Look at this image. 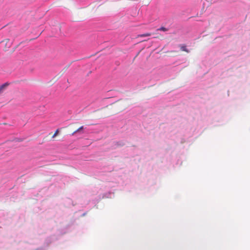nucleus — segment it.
Listing matches in <instances>:
<instances>
[{
    "instance_id": "obj_1",
    "label": "nucleus",
    "mask_w": 250,
    "mask_h": 250,
    "mask_svg": "<svg viewBox=\"0 0 250 250\" xmlns=\"http://www.w3.org/2000/svg\"><path fill=\"white\" fill-rule=\"evenodd\" d=\"M9 85L8 83H5L0 86V94L2 93L3 91L5 90V89L7 87V86Z\"/></svg>"
},
{
    "instance_id": "obj_3",
    "label": "nucleus",
    "mask_w": 250,
    "mask_h": 250,
    "mask_svg": "<svg viewBox=\"0 0 250 250\" xmlns=\"http://www.w3.org/2000/svg\"><path fill=\"white\" fill-rule=\"evenodd\" d=\"M83 128H84L83 126H81V127H80L78 129H77L76 130H75V131H74V132L72 133V135H74L75 133H76L77 132L81 131V130H82Z\"/></svg>"
},
{
    "instance_id": "obj_7",
    "label": "nucleus",
    "mask_w": 250,
    "mask_h": 250,
    "mask_svg": "<svg viewBox=\"0 0 250 250\" xmlns=\"http://www.w3.org/2000/svg\"><path fill=\"white\" fill-rule=\"evenodd\" d=\"M5 41H6L7 42H8L9 40V39H6Z\"/></svg>"
},
{
    "instance_id": "obj_4",
    "label": "nucleus",
    "mask_w": 250,
    "mask_h": 250,
    "mask_svg": "<svg viewBox=\"0 0 250 250\" xmlns=\"http://www.w3.org/2000/svg\"><path fill=\"white\" fill-rule=\"evenodd\" d=\"M151 35V34L150 33H146L145 34L139 35H138V37H148V36H150Z\"/></svg>"
},
{
    "instance_id": "obj_5",
    "label": "nucleus",
    "mask_w": 250,
    "mask_h": 250,
    "mask_svg": "<svg viewBox=\"0 0 250 250\" xmlns=\"http://www.w3.org/2000/svg\"><path fill=\"white\" fill-rule=\"evenodd\" d=\"M157 31H163L164 32H166V31H168V29H167L164 27H161V28L157 29Z\"/></svg>"
},
{
    "instance_id": "obj_2",
    "label": "nucleus",
    "mask_w": 250,
    "mask_h": 250,
    "mask_svg": "<svg viewBox=\"0 0 250 250\" xmlns=\"http://www.w3.org/2000/svg\"><path fill=\"white\" fill-rule=\"evenodd\" d=\"M180 49L181 51L186 52L187 53H188L189 51L187 48V47L184 44H182L180 45Z\"/></svg>"
},
{
    "instance_id": "obj_6",
    "label": "nucleus",
    "mask_w": 250,
    "mask_h": 250,
    "mask_svg": "<svg viewBox=\"0 0 250 250\" xmlns=\"http://www.w3.org/2000/svg\"><path fill=\"white\" fill-rule=\"evenodd\" d=\"M58 132H59V130L58 129H57L54 133V134H53V135L52 136V138H54L58 134Z\"/></svg>"
}]
</instances>
